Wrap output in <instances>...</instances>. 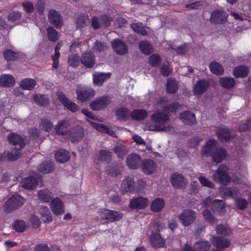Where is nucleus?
<instances>
[{
    "label": "nucleus",
    "instance_id": "nucleus-1",
    "mask_svg": "<svg viewBox=\"0 0 251 251\" xmlns=\"http://www.w3.org/2000/svg\"><path fill=\"white\" fill-rule=\"evenodd\" d=\"M169 119V115L162 111H156L151 116V122L161 126L163 131L166 132H170L173 129V127L167 122Z\"/></svg>",
    "mask_w": 251,
    "mask_h": 251
},
{
    "label": "nucleus",
    "instance_id": "nucleus-2",
    "mask_svg": "<svg viewBox=\"0 0 251 251\" xmlns=\"http://www.w3.org/2000/svg\"><path fill=\"white\" fill-rule=\"evenodd\" d=\"M228 168L226 165H220L212 174L213 180L222 185L227 184L231 180L230 176L228 174Z\"/></svg>",
    "mask_w": 251,
    "mask_h": 251
},
{
    "label": "nucleus",
    "instance_id": "nucleus-3",
    "mask_svg": "<svg viewBox=\"0 0 251 251\" xmlns=\"http://www.w3.org/2000/svg\"><path fill=\"white\" fill-rule=\"evenodd\" d=\"M24 202V200L20 195H14L6 201L3 210L6 213H10L20 207Z\"/></svg>",
    "mask_w": 251,
    "mask_h": 251
},
{
    "label": "nucleus",
    "instance_id": "nucleus-4",
    "mask_svg": "<svg viewBox=\"0 0 251 251\" xmlns=\"http://www.w3.org/2000/svg\"><path fill=\"white\" fill-rule=\"evenodd\" d=\"M99 218L102 223L105 222H112L115 221H118L122 219L123 214L119 212L104 209L99 212Z\"/></svg>",
    "mask_w": 251,
    "mask_h": 251
},
{
    "label": "nucleus",
    "instance_id": "nucleus-5",
    "mask_svg": "<svg viewBox=\"0 0 251 251\" xmlns=\"http://www.w3.org/2000/svg\"><path fill=\"white\" fill-rule=\"evenodd\" d=\"M197 217V214L195 211L185 209L179 215L178 218L182 225L187 226L193 224Z\"/></svg>",
    "mask_w": 251,
    "mask_h": 251
},
{
    "label": "nucleus",
    "instance_id": "nucleus-6",
    "mask_svg": "<svg viewBox=\"0 0 251 251\" xmlns=\"http://www.w3.org/2000/svg\"><path fill=\"white\" fill-rule=\"evenodd\" d=\"M77 99L81 102L89 100L95 95V91L90 87L77 86L76 89Z\"/></svg>",
    "mask_w": 251,
    "mask_h": 251
},
{
    "label": "nucleus",
    "instance_id": "nucleus-7",
    "mask_svg": "<svg viewBox=\"0 0 251 251\" xmlns=\"http://www.w3.org/2000/svg\"><path fill=\"white\" fill-rule=\"evenodd\" d=\"M111 20V17L107 15H103L100 17H93L91 20L92 25L95 29L107 27L110 25Z\"/></svg>",
    "mask_w": 251,
    "mask_h": 251
},
{
    "label": "nucleus",
    "instance_id": "nucleus-8",
    "mask_svg": "<svg viewBox=\"0 0 251 251\" xmlns=\"http://www.w3.org/2000/svg\"><path fill=\"white\" fill-rule=\"evenodd\" d=\"M111 102L109 97H101L95 99L90 104L91 109L95 111L100 110L106 107Z\"/></svg>",
    "mask_w": 251,
    "mask_h": 251
},
{
    "label": "nucleus",
    "instance_id": "nucleus-9",
    "mask_svg": "<svg viewBox=\"0 0 251 251\" xmlns=\"http://www.w3.org/2000/svg\"><path fill=\"white\" fill-rule=\"evenodd\" d=\"M170 182L172 186L176 188H185L188 183L184 176L177 173H173L171 176Z\"/></svg>",
    "mask_w": 251,
    "mask_h": 251
},
{
    "label": "nucleus",
    "instance_id": "nucleus-10",
    "mask_svg": "<svg viewBox=\"0 0 251 251\" xmlns=\"http://www.w3.org/2000/svg\"><path fill=\"white\" fill-rule=\"evenodd\" d=\"M111 46L114 52L119 55L126 54L128 51V48L126 44L121 39L117 38L113 40Z\"/></svg>",
    "mask_w": 251,
    "mask_h": 251
},
{
    "label": "nucleus",
    "instance_id": "nucleus-11",
    "mask_svg": "<svg viewBox=\"0 0 251 251\" xmlns=\"http://www.w3.org/2000/svg\"><path fill=\"white\" fill-rule=\"evenodd\" d=\"M217 148V141L213 139H209L205 145L202 147L201 152V155L205 157L211 156Z\"/></svg>",
    "mask_w": 251,
    "mask_h": 251
},
{
    "label": "nucleus",
    "instance_id": "nucleus-12",
    "mask_svg": "<svg viewBox=\"0 0 251 251\" xmlns=\"http://www.w3.org/2000/svg\"><path fill=\"white\" fill-rule=\"evenodd\" d=\"M57 96L59 101L62 103V104L72 112H75L78 109V106L75 103L69 100L62 92H58Z\"/></svg>",
    "mask_w": 251,
    "mask_h": 251
},
{
    "label": "nucleus",
    "instance_id": "nucleus-13",
    "mask_svg": "<svg viewBox=\"0 0 251 251\" xmlns=\"http://www.w3.org/2000/svg\"><path fill=\"white\" fill-rule=\"evenodd\" d=\"M149 204L148 199L144 197H138L131 200L129 206L132 209H142Z\"/></svg>",
    "mask_w": 251,
    "mask_h": 251
},
{
    "label": "nucleus",
    "instance_id": "nucleus-14",
    "mask_svg": "<svg viewBox=\"0 0 251 251\" xmlns=\"http://www.w3.org/2000/svg\"><path fill=\"white\" fill-rule=\"evenodd\" d=\"M8 140L9 143L15 146V149L18 150L24 148L25 145L22 136L15 133L9 134L8 136Z\"/></svg>",
    "mask_w": 251,
    "mask_h": 251
},
{
    "label": "nucleus",
    "instance_id": "nucleus-15",
    "mask_svg": "<svg viewBox=\"0 0 251 251\" xmlns=\"http://www.w3.org/2000/svg\"><path fill=\"white\" fill-rule=\"evenodd\" d=\"M140 166L143 172L146 175L151 174L156 170L155 163L150 159L142 160Z\"/></svg>",
    "mask_w": 251,
    "mask_h": 251
},
{
    "label": "nucleus",
    "instance_id": "nucleus-16",
    "mask_svg": "<svg viewBox=\"0 0 251 251\" xmlns=\"http://www.w3.org/2000/svg\"><path fill=\"white\" fill-rule=\"evenodd\" d=\"M80 60L81 63L87 68H91L95 64V55L91 52H84L82 54Z\"/></svg>",
    "mask_w": 251,
    "mask_h": 251
},
{
    "label": "nucleus",
    "instance_id": "nucleus-17",
    "mask_svg": "<svg viewBox=\"0 0 251 251\" xmlns=\"http://www.w3.org/2000/svg\"><path fill=\"white\" fill-rule=\"evenodd\" d=\"M227 15L223 11L214 10L211 14L210 21L215 24H222L227 19Z\"/></svg>",
    "mask_w": 251,
    "mask_h": 251
},
{
    "label": "nucleus",
    "instance_id": "nucleus-18",
    "mask_svg": "<svg viewBox=\"0 0 251 251\" xmlns=\"http://www.w3.org/2000/svg\"><path fill=\"white\" fill-rule=\"evenodd\" d=\"M84 130L80 126H76L71 131L69 138L72 143H77L81 141L84 137Z\"/></svg>",
    "mask_w": 251,
    "mask_h": 251
},
{
    "label": "nucleus",
    "instance_id": "nucleus-19",
    "mask_svg": "<svg viewBox=\"0 0 251 251\" xmlns=\"http://www.w3.org/2000/svg\"><path fill=\"white\" fill-rule=\"evenodd\" d=\"M50 208L55 215H62L64 213L63 202L59 198L54 199L50 202Z\"/></svg>",
    "mask_w": 251,
    "mask_h": 251
},
{
    "label": "nucleus",
    "instance_id": "nucleus-20",
    "mask_svg": "<svg viewBox=\"0 0 251 251\" xmlns=\"http://www.w3.org/2000/svg\"><path fill=\"white\" fill-rule=\"evenodd\" d=\"M179 119L183 123L187 125H193L196 123L195 114L189 111L180 113Z\"/></svg>",
    "mask_w": 251,
    "mask_h": 251
},
{
    "label": "nucleus",
    "instance_id": "nucleus-21",
    "mask_svg": "<svg viewBox=\"0 0 251 251\" xmlns=\"http://www.w3.org/2000/svg\"><path fill=\"white\" fill-rule=\"evenodd\" d=\"M141 162L140 157L135 153L129 155L126 158L127 166L133 170L137 169L141 164Z\"/></svg>",
    "mask_w": 251,
    "mask_h": 251
},
{
    "label": "nucleus",
    "instance_id": "nucleus-22",
    "mask_svg": "<svg viewBox=\"0 0 251 251\" xmlns=\"http://www.w3.org/2000/svg\"><path fill=\"white\" fill-rule=\"evenodd\" d=\"M49 19L50 22L55 27H60L62 25V18L60 13L54 10H50L49 12Z\"/></svg>",
    "mask_w": 251,
    "mask_h": 251
},
{
    "label": "nucleus",
    "instance_id": "nucleus-23",
    "mask_svg": "<svg viewBox=\"0 0 251 251\" xmlns=\"http://www.w3.org/2000/svg\"><path fill=\"white\" fill-rule=\"evenodd\" d=\"M121 190L124 193L132 192L135 189V182L133 177L127 176L122 181Z\"/></svg>",
    "mask_w": 251,
    "mask_h": 251
},
{
    "label": "nucleus",
    "instance_id": "nucleus-24",
    "mask_svg": "<svg viewBox=\"0 0 251 251\" xmlns=\"http://www.w3.org/2000/svg\"><path fill=\"white\" fill-rule=\"evenodd\" d=\"M54 129L56 134L60 135H66L70 129V124L67 121L62 120L55 126Z\"/></svg>",
    "mask_w": 251,
    "mask_h": 251
},
{
    "label": "nucleus",
    "instance_id": "nucleus-25",
    "mask_svg": "<svg viewBox=\"0 0 251 251\" xmlns=\"http://www.w3.org/2000/svg\"><path fill=\"white\" fill-rule=\"evenodd\" d=\"M209 86V83L207 80L201 79L195 84L193 92L195 95H201L204 93Z\"/></svg>",
    "mask_w": 251,
    "mask_h": 251
},
{
    "label": "nucleus",
    "instance_id": "nucleus-26",
    "mask_svg": "<svg viewBox=\"0 0 251 251\" xmlns=\"http://www.w3.org/2000/svg\"><path fill=\"white\" fill-rule=\"evenodd\" d=\"M40 179V176H38L37 178L33 177L25 178L22 181V186L25 189L32 190L36 187Z\"/></svg>",
    "mask_w": 251,
    "mask_h": 251
},
{
    "label": "nucleus",
    "instance_id": "nucleus-27",
    "mask_svg": "<svg viewBox=\"0 0 251 251\" xmlns=\"http://www.w3.org/2000/svg\"><path fill=\"white\" fill-rule=\"evenodd\" d=\"M226 150L223 148H218L211 155L212 160L216 163L221 162L226 157Z\"/></svg>",
    "mask_w": 251,
    "mask_h": 251
},
{
    "label": "nucleus",
    "instance_id": "nucleus-28",
    "mask_svg": "<svg viewBox=\"0 0 251 251\" xmlns=\"http://www.w3.org/2000/svg\"><path fill=\"white\" fill-rule=\"evenodd\" d=\"M216 133L219 139L223 142L228 141L231 137L229 130L224 126H220Z\"/></svg>",
    "mask_w": 251,
    "mask_h": 251
},
{
    "label": "nucleus",
    "instance_id": "nucleus-29",
    "mask_svg": "<svg viewBox=\"0 0 251 251\" xmlns=\"http://www.w3.org/2000/svg\"><path fill=\"white\" fill-rule=\"evenodd\" d=\"M15 83V78L11 75L3 74L0 76V86L10 87Z\"/></svg>",
    "mask_w": 251,
    "mask_h": 251
},
{
    "label": "nucleus",
    "instance_id": "nucleus-30",
    "mask_svg": "<svg viewBox=\"0 0 251 251\" xmlns=\"http://www.w3.org/2000/svg\"><path fill=\"white\" fill-rule=\"evenodd\" d=\"M211 241L214 246L221 249L227 248L230 244V241L228 239H223L219 237L213 236Z\"/></svg>",
    "mask_w": 251,
    "mask_h": 251
},
{
    "label": "nucleus",
    "instance_id": "nucleus-31",
    "mask_svg": "<svg viewBox=\"0 0 251 251\" xmlns=\"http://www.w3.org/2000/svg\"><path fill=\"white\" fill-rule=\"evenodd\" d=\"M150 241L152 246L155 248L163 247L165 244L164 240L158 233H152L150 238Z\"/></svg>",
    "mask_w": 251,
    "mask_h": 251
},
{
    "label": "nucleus",
    "instance_id": "nucleus-32",
    "mask_svg": "<svg viewBox=\"0 0 251 251\" xmlns=\"http://www.w3.org/2000/svg\"><path fill=\"white\" fill-rule=\"evenodd\" d=\"M211 72L217 75H221L224 74V69L223 66L218 62L213 61L209 65Z\"/></svg>",
    "mask_w": 251,
    "mask_h": 251
},
{
    "label": "nucleus",
    "instance_id": "nucleus-33",
    "mask_svg": "<svg viewBox=\"0 0 251 251\" xmlns=\"http://www.w3.org/2000/svg\"><path fill=\"white\" fill-rule=\"evenodd\" d=\"M110 76V74L95 73L93 74V81L95 85H101Z\"/></svg>",
    "mask_w": 251,
    "mask_h": 251
},
{
    "label": "nucleus",
    "instance_id": "nucleus-34",
    "mask_svg": "<svg viewBox=\"0 0 251 251\" xmlns=\"http://www.w3.org/2000/svg\"><path fill=\"white\" fill-rule=\"evenodd\" d=\"M53 197L52 193L48 189L40 190L38 193V199L43 202L51 201Z\"/></svg>",
    "mask_w": 251,
    "mask_h": 251
},
{
    "label": "nucleus",
    "instance_id": "nucleus-35",
    "mask_svg": "<svg viewBox=\"0 0 251 251\" xmlns=\"http://www.w3.org/2000/svg\"><path fill=\"white\" fill-rule=\"evenodd\" d=\"M165 204V201L161 198L155 199L151 203V210L155 212L160 211L164 207Z\"/></svg>",
    "mask_w": 251,
    "mask_h": 251
},
{
    "label": "nucleus",
    "instance_id": "nucleus-36",
    "mask_svg": "<svg viewBox=\"0 0 251 251\" xmlns=\"http://www.w3.org/2000/svg\"><path fill=\"white\" fill-rule=\"evenodd\" d=\"M56 160L60 163H65L68 161L70 155L69 152L65 150H60L55 154Z\"/></svg>",
    "mask_w": 251,
    "mask_h": 251
},
{
    "label": "nucleus",
    "instance_id": "nucleus-37",
    "mask_svg": "<svg viewBox=\"0 0 251 251\" xmlns=\"http://www.w3.org/2000/svg\"><path fill=\"white\" fill-rule=\"evenodd\" d=\"M89 122L97 130L100 132L107 133L111 136L114 135V132L112 129L104 126V125L101 124L95 123L90 121H89Z\"/></svg>",
    "mask_w": 251,
    "mask_h": 251
},
{
    "label": "nucleus",
    "instance_id": "nucleus-38",
    "mask_svg": "<svg viewBox=\"0 0 251 251\" xmlns=\"http://www.w3.org/2000/svg\"><path fill=\"white\" fill-rule=\"evenodd\" d=\"M147 116V111L144 109H136L130 113L131 118L136 121L144 120Z\"/></svg>",
    "mask_w": 251,
    "mask_h": 251
},
{
    "label": "nucleus",
    "instance_id": "nucleus-39",
    "mask_svg": "<svg viewBox=\"0 0 251 251\" xmlns=\"http://www.w3.org/2000/svg\"><path fill=\"white\" fill-rule=\"evenodd\" d=\"M36 85V80L29 78L23 79L20 83V87L24 90H31Z\"/></svg>",
    "mask_w": 251,
    "mask_h": 251
},
{
    "label": "nucleus",
    "instance_id": "nucleus-40",
    "mask_svg": "<svg viewBox=\"0 0 251 251\" xmlns=\"http://www.w3.org/2000/svg\"><path fill=\"white\" fill-rule=\"evenodd\" d=\"M225 204L222 200H214L211 203V209L213 212L220 214L223 212Z\"/></svg>",
    "mask_w": 251,
    "mask_h": 251
},
{
    "label": "nucleus",
    "instance_id": "nucleus-41",
    "mask_svg": "<svg viewBox=\"0 0 251 251\" xmlns=\"http://www.w3.org/2000/svg\"><path fill=\"white\" fill-rule=\"evenodd\" d=\"M130 26L132 29L136 32L141 34L143 35H146L148 34V27L144 26L143 23L141 22L133 23L130 25Z\"/></svg>",
    "mask_w": 251,
    "mask_h": 251
},
{
    "label": "nucleus",
    "instance_id": "nucleus-42",
    "mask_svg": "<svg viewBox=\"0 0 251 251\" xmlns=\"http://www.w3.org/2000/svg\"><path fill=\"white\" fill-rule=\"evenodd\" d=\"M248 68L245 66L235 67L233 71V75L236 77H244L248 74Z\"/></svg>",
    "mask_w": 251,
    "mask_h": 251
},
{
    "label": "nucleus",
    "instance_id": "nucleus-43",
    "mask_svg": "<svg viewBox=\"0 0 251 251\" xmlns=\"http://www.w3.org/2000/svg\"><path fill=\"white\" fill-rule=\"evenodd\" d=\"M89 24V19L87 15H80L76 20V28L81 29Z\"/></svg>",
    "mask_w": 251,
    "mask_h": 251
},
{
    "label": "nucleus",
    "instance_id": "nucleus-44",
    "mask_svg": "<svg viewBox=\"0 0 251 251\" xmlns=\"http://www.w3.org/2000/svg\"><path fill=\"white\" fill-rule=\"evenodd\" d=\"M53 169V164L50 161L42 162L39 166L38 171L45 174L51 172Z\"/></svg>",
    "mask_w": 251,
    "mask_h": 251
},
{
    "label": "nucleus",
    "instance_id": "nucleus-45",
    "mask_svg": "<svg viewBox=\"0 0 251 251\" xmlns=\"http://www.w3.org/2000/svg\"><path fill=\"white\" fill-rule=\"evenodd\" d=\"M178 89V83L175 79H168L167 85L166 90L169 94H175L176 92Z\"/></svg>",
    "mask_w": 251,
    "mask_h": 251
},
{
    "label": "nucleus",
    "instance_id": "nucleus-46",
    "mask_svg": "<svg viewBox=\"0 0 251 251\" xmlns=\"http://www.w3.org/2000/svg\"><path fill=\"white\" fill-rule=\"evenodd\" d=\"M139 48L144 54H149L152 52V46L147 41H140L139 43Z\"/></svg>",
    "mask_w": 251,
    "mask_h": 251
},
{
    "label": "nucleus",
    "instance_id": "nucleus-47",
    "mask_svg": "<svg viewBox=\"0 0 251 251\" xmlns=\"http://www.w3.org/2000/svg\"><path fill=\"white\" fill-rule=\"evenodd\" d=\"M217 233L223 236H227L231 234V229L225 225H219L216 226Z\"/></svg>",
    "mask_w": 251,
    "mask_h": 251
},
{
    "label": "nucleus",
    "instance_id": "nucleus-48",
    "mask_svg": "<svg viewBox=\"0 0 251 251\" xmlns=\"http://www.w3.org/2000/svg\"><path fill=\"white\" fill-rule=\"evenodd\" d=\"M210 247L209 242L200 241L194 244V249L196 251H208Z\"/></svg>",
    "mask_w": 251,
    "mask_h": 251
},
{
    "label": "nucleus",
    "instance_id": "nucleus-49",
    "mask_svg": "<svg viewBox=\"0 0 251 251\" xmlns=\"http://www.w3.org/2000/svg\"><path fill=\"white\" fill-rule=\"evenodd\" d=\"M220 83L224 88L229 89L234 86L235 81L232 77H225L220 78Z\"/></svg>",
    "mask_w": 251,
    "mask_h": 251
},
{
    "label": "nucleus",
    "instance_id": "nucleus-50",
    "mask_svg": "<svg viewBox=\"0 0 251 251\" xmlns=\"http://www.w3.org/2000/svg\"><path fill=\"white\" fill-rule=\"evenodd\" d=\"M33 99L35 102L40 105L45 106L49 103V99L45 96L39 94L34 95Z\"/></svg>",
    "mask_w": 251,
    "mask_h": 251
},
{
    "label": "nucleus",
    "instance_id": "nucleus-51",
    "mask_svg": "<svg viewBox=\"0 0 251 251\" xmlns=\"http://www.w3.org/2000/svg\"><path fill=\"white\" fill-rule=\"evenodd\" d=\"M80 61L79 57L76 54H71L69 56L68 63L72 67H77L79 66Z\"/></svg>",
    "mask_w": 251,
    "mask_h": 251
},
{
    "label": "nucleus",
    "instance_id": "nucleus-52",
    "mask_svg": "<svg viewBox=\"0 0 251 251\" xmlns=\"http://www.w3.org/2000/svg\"><path fill=\"white\" fill-rule=\"evenodd\" d=\"M41 127L46 131H50L53 128V124L51 121L48 119H43L40 125Z\"/></svg>",
    "mask_w": 251,
    "mask_h": 251
},
{
    "label": "nucleus",
    "instance_id": "nucleus-53",
    "mask_svg": "<svg viewBox=\"0 0 251 251\" xmlns=\"http://www.w3.org/2000/svg\"><path fill=\"white\" fill-rule=\"evenodd\" d=\"M98 159L102 162H108L111 160V152L106 151H100L99 152Z\"/></svg>",
    "mask_w": 251,
    "mask_h": 251
},
{
    "label": "nucleus",
    "instance_id": "nucleus-54",
    "mask_svg": "<svg viewBox=\"0 0 251 251\" xmlns=\"http://www.w3.org/2000/svg\"><path fill=\"white\" fill-rule=\"evenodd\" d=\"M130 111L126 108H121L116 111V114L119 119H126L130 115Z\"/></svg>",
    "mask_w": 251,
    "mask_h": 251
},
{
    "label": "nucleus",
    "instance_id": "nucleus-55",
    "mask_svg": "<svg viewBox=\"0 0 251 251\" xmlns=\"http://www.w3.org/2000/svg\"><path fill=\"white\" fill-rule=\"evenodd\" d=\"M114 152L118 157L122 158L127 153V150L125 146L119 145L114 148Z\"/></svg>",
    "mask_w": 251,
    "mask_h": 251
},
{
    "label": "nucleus",
    "instance_id": "nucleus-56",
    "mask_svg": "<svg viewBox=\"0 0 251 251\" xmlns=\"http://www.w3.org/2000/svg\"><path fill=\"white\" fill-rule=\"evenodd\" d=\"M47 30L49 39L52 42H56L58 40L57 31L51 26L49 27Z\"/></svg>",
    "mask_w": 251,
    "mask_h": 251
},
{
    "label": "nucleus",
    "instance_id": "nucleus-57",
    "mask_svg": "<svg viewBox=\"0 0 251 251\" xmlns=\"http://www.w3.org/2000/svg\"><path fill=\"white\" fill-rule=\"evenodd\" d=\"M165 111L176 112L181 109V105L178 102H174L171 104L167 105L163 107Z\"/></svg>",
    "mask_w": 251,
    "mask_h": 251
},
{
    "label": "nucleus",
    "instance_id": "nucleus-58",
    "mask_svg": "<svg viewBox=\"0 0 251 251\" xmlns=\"http://www.w3.org/2000/svg\"><path fill=\"white\" fill-rule=\"evenodd\" d=\"M161 58L158 54H153L149 57V62L153 67L158 66L161 62Z\"/></svg>",
    "mask_w": 251,
    "mask_h": 251
},
{
    "label": "nucleus",
    "instance_id": "nucleus-59",
    "mask_svg": "<svg viewBox=\"0 0 251 251\" xmlns=\"http://www.w3.org/2000/svg\"><path fill=\"white\" fill-rule=\"evenodd\" d=\"M107 47L106 44L100 41H97L93 46L94 51L101 52L106 50Z\"/></svg>",
    "mask_w": 251,
    "mask_h": 251
},
{
    "label": "nucleus",
    "instance_id": "nucleus-60",
    "mask_svg": "<svg viewBox=\"0 0 251 251\" xmlns=\"http://www.w3.org/2000/svg\"><path fill=\"white\" fill-rule=\"evenodd\" d=\"M202 216L209 223L213 224L216 222V220L212 214L210 210L204 209L202 212Z\"/></svg>",
    "mask_w": 251,
    "mask_h": 251
},
{
    "label": "nucleus",
    "instance_id": "nucleus-61",
    "mask_svg": "<svg viewBox=\"0 0 251 251\" xmlns=\"http://www.w3.org/2000/svg\"><path fill=\"white\" fill-rule=\"evenodd\" d=\"M6 158L9 160H15L19 158L21 156L20 150L16 149L11 152L6 153Z\"/></svg>",
    "mask_w": 251,
    "mask_h": 251
},
{
    "label": "nucleus",
    "instance_id": "nucleus-62",
    "mask_svg": "<svg viewBox=\"0 0 251 251\" xmlns=\"http://www.w3.org/2000/svg\"><path fill=\"white\" fill-rule=\"evenodd\" d=\"M13 228L17 231L23 232L26 229V225L24 221L18 220L15 222Z\"/></svg>",
    "mask_w": 251,
    "mask_h": 251
},
{
    "label": "nucleus",
    "instance_id": "nucleus-63",
    "mask_svg": "<svg viewBox=\"0 0 251 251\" xmlns=\"http://www.w3.org/2000/svg\"><path fill=\"white\" fill-rule=\"evenodd\" d=\"M24 10L27 14H31L34 12V6L33 3L30 1L24 2L22 4Z\"/></svg>",
    "mask_w": 251,
    "mask_h": 251
},
{
    "label": "nucleus",
    "instance_id": "nucleus-64",
    "mask_svg": "<svg viewBox=\"0 0 251 251\" xmlns=\"http://www.w3.org/2000/svg\"><path fill=\"white\" fill-rule=\"evenodd\" d=\"M199 180L203 186L210 188H214L215 187L214 184L204 176H200Z\"/></svg>",
    "mask_w": 251,
    "mask_h": 251
}]
</instances>
